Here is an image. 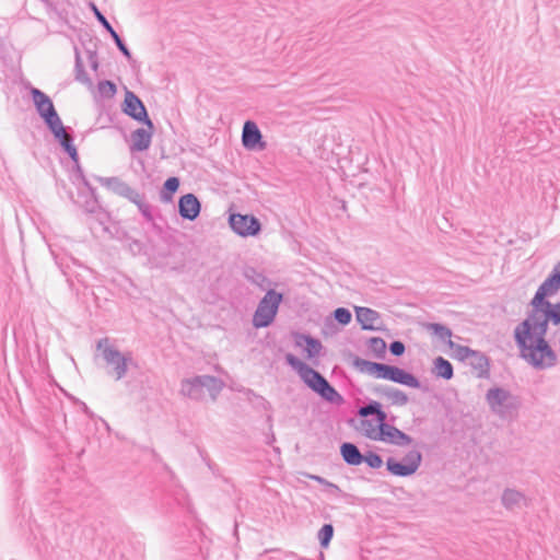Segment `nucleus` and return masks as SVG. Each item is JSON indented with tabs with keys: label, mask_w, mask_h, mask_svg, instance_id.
Instances as JSON below:
<instances>
[{
	"label": "nucleus",
	"mask_w": 560,
	"mask_h": 560,
	"mask_svg": "<svg viewBox=\"0 0 560 560\" xmlns=\"http://www.w3.org/2000/svg\"><path fill=\"white\" fill-rule=\"evenodd\" d=\"M302 476H304L305 478L310 479V480H314L316 481L317 483L322 485L323 487H325V489L327 491H329L331 494L334 495H342V497H347L348 494L342 492V490L339 488V486H337L336 483H332L330 482L329 480L325 479L324 477L322 476H318V475H314V474H311V472H301Z\"/></svg>",
	"instance_id": "nucleus-37"
},
{
	"label": "nucleus",
	"mask_w": 560,
	"mask_h": 560,
	"mask_svg": "<svg viewBox=\"0 0 560 560\" xmlns=\"http://www.w3.org/2000/svg\"><path fill=\"white\" fill-rule=\"evenodd\" d=\"M45 126L61 148L74 141L73 130L70 127H66L60 117Z\"/></svg>",
	"instance_id": "nucleus-23"
},
{
	"label": "nucleus",
	"mask_w": 560,
	"mask_h": 560,
	"mask_svg": "<svg viewBox=\"0 0 560 560\" xmlns=\"http://www.w3.org/2000/svg\"><path fill=\"white\" fill-rule=\"evenodd\" d=\"M343 359L349 361L354 370L377 380L392 381L393 372L396 365L375 362L360 358L350 350L343 352Z\"/></svg>",
	"instance_id": "nucleus-8"
},
{
	"label": "nucleus",
	"mask_w": 560,
	"mask_h": 560,
	"mask_svg": "<svg viewBox=\"0 0 560 560\" xmlns=\"http://www.w3.org/2000/svg\"><path fill=\"white\" fill-rule=\"evenodd\" d=\"M136 206L138 207V210L142 214L144 220L148 223H150L155 231L161 233L162 232V228L160 225H158L156 222H155V218H154V214H153V207L150 203L145 202V199H142Z\"/></svg>",
	"instance_id": "nucleus-39"
},
{
	"label": "nucleus",
	"mask_w": 560,
	"mask_h": 560,
	"mask_svg": "<svg viewBox=\"0 0 560 560\" xmlns=\"http://www.w3.org/2000/svg\"><path fill=\"white\" fill-rule=\"evenodd\" d=\"M90 66H91V69H92L93 71H97V69H98V67H100V62H98V60H92V61L90 62Z\"/></svg>",
	"instance_id": "nucleus-51"
},
{
	"label": "nucleus",
	"mask_w": 560,
	"mask_h": 560,
	"mask_svg": "<svg viewBox=\"0 0 560 560\" xmlns=\"http://www.w3.org/2000/svg\"><path fill=\"white\" fill-rule=\"evenodd\" d=\"M61 149L69 156V159L72 161V163L78 164V161H80V158H79L78 149L73 142H70L69 144L63 145V148H61Z\"/></svg>",
	"instance_id": "nucleus-47"
},
{
	"label": "nucleus",
	"mask_w": 560,
	"mask_h": 560,
	"mask_svg": "<svg viewBox=\"0 0 560 560\" xmlns=\"http://www.w3.org/2000/svg\"><path fill=\"white\" fill-rule=\"evenodd\" d=\"M96 179L105 187H107L109 190H112L114 194L122 197L126 189L128 188V184L120 179L119 177H96Z\"/></svg>",
	"instance_id": "nucleus-34"
},
{
	"label": "nucleus",
	"mask_w": 560,
	"mask_h": 560,
	"mask_svg": "<svg viewBox=\"0 0 560 560\" xmlns=\"http://www.w3.org/2000/svg\"><path fill=\"white\" fill-rule=\"evenodd\" d=\"M242 145L249 151H262L267 147L262 133L254 120L247 119L243 125Z\"/></svg>",
	"instance_id": "nucleus-13"
},
{
	"label": "nucleus",
	"mask_w": 560,
	"mask_h": 560,
	"mask_svg": "<svg viewBox=\"0 0 560 560\" xmlns=\"http://www.w3.org/2000/svg\"><path fill=\"white\" fill-rule=\"evenodd\" d=\"M231 230L241 237H254L262 230L261 222L254 214L232 212L228 219Z\"/></svg>",
	"instance_id": "nucleus-10"
},
{
	"label": "nucleus",
	"mask_w": 560,
	"mask_h": 560,
	"mask_svg": "<svg viewBox=\"0 0 560 560\" xmlns=\"http://www.w3.org/2000/svg\"><path fill=\"white\" fill-rule=\"evenodd\" d=\"M98 93L104 98H113L117 93L115 82L110 80H102L97 84Z\"/></svg>",
	"instance_id": "nucleus-41"
},
{
	"label": "nucleus",
	"mask_w": 560,
	"mask_h": 560,
	"mask_svg": "<svg viewBox=\"0 0 560 560\" xmlns=\"http://www.w3.org/2000/svg\"><path fill=\"white\" fill-rule=\"evenodd\" d=\"M180 393L194 400H200L205 397L203 389L196 382V376L191 378H185L180 383Z\"/></svg>",
	"instance_id": "nucleus-29"
},
{
	"label": "nucleus",
	"mask_w": 560,
	"mask_h": 560,
	"mask_svg": "<svg viewBox=\"0 0 560 560\" xmlns=\"http://www.w3.org/2000/svg\"><path fill=\"white\" fill-rule=\"evenodd\" d=\"M388 350L392 355L401 357L406 351V346L401 340H393L388 346Z\"/></svg>",
	"instance_id": "nucleus-45"
},
{
	"label": "nucleus",
	"mask_w": 560,
	"mask_h": 560,
	"mask_svg": "<svg viewBox=\"0 0 560 560\" xmlns=\"http://www.w3.org/2000/svg\"><path fill=\"white\" fill-rule=\"evenodd\" d=\"M179 186L180 180L178 177L170 176L168 178H166L160 190V200L164 203L172 202L174 195L177 192Z\"/></svg>",
	"instance_id": "nucleus-30"
},
{
	"label": "nucleus",
	"mask_w": 560,
	"mask_h": 560,
	"mask_svg": "<svg viewBox=\"0 0 560 560\" xmlns=\"http://www.w3.org/2000/svg\"><path fill=\"white\" fill-rule=\"evenodd\" d=\"M352 314L349 308L340 306L334 310L329 316L325 318V327L336 332L340 327H345L351 323Z\"/></svg>",
	"instance_id": "nucleus-24"
},
{
	"label": "nucleus",
	"mask_w": 560,
	"mask_h": 560,
	"mask_svg": "<svg viewBox=\"0 0 560 560\" xmlns=\"http://www.w3.org/2000/svg\"><path fill=\"white\" fill-rule=\"evenodd\" d=\"M432 374L438 378L450 381L454 377L453 364L445 358L439 355L433 360Z\"/></svg>",
	"instance_id": "nucleus-28"
},
{
	"label": "nucleus",
	"mask_w": 560,
	"mask_h": 560,
	"mask_svg": "<svg viewBox=\"0 0 560 560\" xmlns=\"http://www.w3.org/2000/svg\"><path fill=\"white\" fill-rule=\"evenodd\" d=\"M122 197L135 205H138L142 199H145V196L143 194H140L131 186H128Z\"/></svg>",
	"instance_id": "nucleus-44"
},
{
	"label": "nucleus",
	"mask_w": 560,
	"mask_h": 560,
	"mask_svg": "<svg viewBox=\"0 0 560 560\" xmlns=\"http://www.w3.org/2000/svg\"><path fill=\"white\" fill-rule=\"evenodd\" d=\"M354 311L357 322L362 330H383V328L375 325V322L381 318V314L377 311L365 306H355Z\"/></svg>",
	"instance_id": "nucleus-21"
},
{
	"label": "nucleus",
	"mask_w": 560,
	"mask_h": 560,
	"mask_svg": "<svg viewBox=\"0 0 560 560\" xmlns=\"http://www.w3.org/2000/svg\"><path fill=\"white\" fill-rule=\"evenodd\" d=\"M547 332L538 330L529 323H520L514 329V340L520 357L533 369L542 371L557 364L558 357L546 339Z\"/></svg>",
	"instance_id": "nucleus-1"
},
{
	"label": "nucleus",
	"mask_w": 560,
	"mask_h": 560,
	"mask_svg": "<svg viewBox=\"0 0 560 560\" xmlns=\"http://www.w3.org/2000/svg\"><path fill=\"white\" fill-rule=\"evenodd\" d=\"M82 406H83V411L88 415V416H92V412L90 411L89 407L82 402Z\"/></svg>",
	"instance_id": "nucleus-54"
},
{
	"label": "nucleus",
	"mask_w": 560,
	"mask_h": 560,
	"mask_svg": "<svg viewBox=\"0 0 560 560\" xmlns=\"http://www.w3.org/2000/svg\"><path fill=\"white\" fill-rule=\"evenodd\" d=\"M422 454L417 450L408 451L401 459L388 457L386 470L396 477H410L417 472L422 463Z\"/></svg>",
	"instance_id": "nucleus-9"
},
{
	"label": "nucleus",
	"mask_w": 560,
	"mask_h": 560,
	"mask_svg": "<svg viewBox=\"0 0 560 560\" xmlns=\"http://www.w3.org/2000/svg\"><path fill=\"white\" fill-rule=\"evenodd\" d=\"M390 382L415 389L422 387L420 380L413 373L397 365L394 369Z\"/></svg>",
	"instance_id": "nucleus-27"
},
{
	"label": "nucleus",
	"mask_w": 560,
	"mask_h": 560,
	"mask_svg": "<svg viewBox=\"0 0 560 560\" xmlns=\"http://www.w3.org/2000/svg\"><path fill=\"white\" fill-rule=\"evenodd\" d=\"M357 413L361 418L363 435L372 441H380L383 425L387 421V413L384 411L383 405L377 400L370 399L358 408Z\"/></svg>",
	"instance_id": "nucleus-6"
},
{
	"label": "nucleus",
	"mask_w": 560,
	"mask_h": 560,
	"mask_svg": "<svg viewBox=\"0 0 560 560\" xmlns=\"http://www.w3.org/2000/svg\"><path fill=\"white\" fill-rule=\"evenodd\" d=\"M243 276L247 281L257 285L260 290H266V287L271 283L270 280L264 275V272L258 271L255 267L252 266L244 267Z\"/></svg>",
	"instance_id": "nucleus-31"
},
{
	"label": "nucleus",
	"mask_w": 560,
	"mask_h": 560,
	"mask_svg": "<svg viewBox=\"0 0 560 560\" xmlns=\"http://www.w3.org/2000/svg\"><path fill=\"white\" fill-rule=\"evenodd\" d=\"M557 271L559 273L558 276H560V260L553 266L550 273H555V272L557 273Z\"/></svg>",
	"instance_id": "nucleus-52"
},
{
	"label": "nucleus",
	"mask_w": 560,
	"mask_h": 560,
	"mask_svg": "<svg viewBox=\"0 0 560 560\" xmlns=\"http://www.w3.org/2000/svg\"><path fill=\"white\" fill-rule=\"evenodd\" d=\"M425 328L435 337H438L441 341L445 342L448 346L452 340L453 331L452 329L442 324V323H427Z\"/></svg>",
	"instance_id": "nucleus-33"
},
{
	"label": "nucleus",
	"mask_w": 560,
	"mask_h": 560,
	"mask_svg": "<svg viewBox=\"0 0 560 560\" xmlns=\"http://www.w3.org/2000/svg\"><path fill=\"white\" fill-rule=\"evenodd\" d=\"M72 170H73V173L77 177V179H79L81 182V184L85 187V188H90V185L91 183L88 180V178L85 177L84 175V172H83V168L80 164V161H78V164H74L73 163V166H72Z\"/></svg>",
	"instance_id": "nucleus-48"
},
{
	"label": "nucleus",
	"mask_w": 560,
	"mask_h": 560,
	"mask_svg": "<svg viewBox=\"0 0 560 560\" xmlns=\"http://www.w3.org/2000/svg\"><path fill=\"white\" fill-rule=\"evenodd\" d=\"M559 273H549L547 278L542 281V284L558 292L560 290V276Z\"/></svg>",
	"instance_id": "nucleus-46"
},
{
	"label": "nucleus",
	"mask_w": 560,
	"mask_h": 560,
	"mask_svg": "<svg viewBox=\"0 0 560 560\" xmlns=\"http://www.w3.org/2000/svg\"><path fill=\"white\" fill-rule=\"evenodd\" d=\"M556 294L555 290L541 283L530 300V311L522 323H529V326L545 332H548L549 323L553 326L560 325V302L549 301Z\"/></svg>",
	"instance_id": "nucleus-3"
},
{
	"label": "nucleus",
	"mask_w": 560,
	"mask_h": 560,
	"mask_svg": "<svg viewBox=\"0 0 560 560\" xmlns=\"http://www.w3.org/2000/svg\"><path fill=\"white\" fill-rule=\"evenodd\" d=\"M292 337L295 347L303 349L306 360L313 361L320 355L324 346L318 338L311 334L300 331H292Z\"/></svg>",
	"instance_id": "nucleus-16"
},
{
	"label": "nucleus",
	"mask_w": 560,
	"mask_h": 560,
	"mask_svg": "<svg viewBox=\"0 0 560 560\" xmlns=\"http://www.w3.org/2000/svg\"><path fill=\"white\" fill-rule=\"evenodd\" d=\"M130 248L132 250H137L138 253H140L143 248V243H141L140 241H132V243L130 244Z\"/></svg>",
	"instance_id": "nucleus-49"
},
{
	"label": "nucleus",
	"mask_w": 560,
	"mask_h": 560,
	"mask_svg": "<svg viewBox=\"0 0 560 560\" xmlns=\"http://www.w3.org/2000/svg\"><path fill=\"white\" fill-rule=\"evenodd\" d=\"M371 392L378 397L386 398L392 405L405 406L409 401V397L404 390L393 386L378 384L373 386Z\"/></svg>",
	"instance_id": "nucleus-20"
},
{
	"label": "nucleus",
	"mask_w": 560,
	"mask_h": 560,
	"mask_svg": "<svg viewBox=\"0 0 560 560\" xmlns=\"http://www.w3.org/2000/svg\"><path fill=\"white\" fill-rule=\"evenodd\" d=\"M143 127L137 128L131 132V143L130 151L131 152H143L147 151L151 143L152 137L155 132V126L152 120L147 124H141Z\"/></svg>",
	"instance_id": "nucleus-18"
},
{
	"label": "nucleus",
	"mask_w": 560,
	"mask_h": 560,
	"mask_svg": "<svg viewBox=\"0 0 560 560\" xmlns=\"http://www.w3.org/2000/svg\"><path fill=\"white\" fill-rule=\"evenodd\" d=\"M285 364L289 365L301 378V381L323 400L341 406L345 404L343 396L328 382L317 370L301 360L293 353L284 355Z\"/></svg>",
	"instance_id": "nucleus-2"
},
{
	"label": "nucleus",
	"mask_w": 560,
	"mask_h": 560,
	"mask_svg": "<svg viewBox=\"0 0 560 560\" xmlns=\"http://www.w3.org/2000/svg\"><path fill=\"white\" fill-rule=\"evenodd\" d=\"M88 52V59H89V62H91L92 60H98V57H97V51L96 50H86Z\"/></svg>",
	"instance_id": "nucleus-50"
},
{
	"label": "nucleus",
	"mask_w": 560,
	"mask_h": 560,
	"mask_svg": "<svg viewBox=\"0 0 560 560\" xmlns=\"http://www.w3.org/2000/svg\"><path fill=\"white\" fill-rule=\"evenodd\" d=\"M30 94L36 113L45 125L60 117L51 98L42 90L37 88H31Z\"/></svg>",
	"instance_id": "nucleus-12"
},
{
	"label": "nucleus",
	"mask_w": 560,
	"mask_h": 560,
	"mask_svg": "<svg viewBox=\"0 0 560 560\" xmlns=\"http://www.w3.org/2000/svg\"><path fill=\"white\" fill-rule=\"evenodd\" d=\"M247 396L256 409H262L266 411L272 409L271 404L265 397L256 394L253 389L247 390Z\"/></svg>",
	"instance_id": "nucleus-42"
},
{
	"label": "nucleus",
	"mask_w": 560,
	"mask_h": 560,
	"mask_svg": "<svg viewBox=\"0 0 560 560\" xmlns=\"http://www.w3.org/2000/svg\"><path fill=\"white\" fill-rule=\"evenodd\" d=\"M335 528L331 523H325L317 532V539L322 549H327L334 537Z\"/></svg>",
	"instance_id": "nucleus-40"
},
{
	"label": "nucleus",
	"mask_w": 560,
	"mask_h": 560,
	"mask_svg": "<svg viewBox=\"0 0 560 560\" xmlns=\"http://www.w3.org/2000/svg\"><path fill=\"white\" fill-rule=\"evenodd\" d=\"M366 347L375 359L384 360L386 358L387 345L383 338L370 337L366 340Z\"/></svg>",
	"instance_id": "nucleus-35"
},
{
	"label": "nucleus",
	"mask_w": 560,
	"mask_h": 560,
	"mask_svg": "<svg viewBox=\"0 0 560 560\" xmlns=\"http://www.w3.org/2000/svg\"><path fill=\"white\" fill-rule=\"evenodd\" d=\"M275 441H276V436H275V434H273V433H271V434H270V436H268V439H267L266 443H267L268 445H271Z\"/></svg>",
	"instance_id": "nucleus-53"
},
{
	"label": "nucleus",
	"mask_w": 560,
	"mask_h": 560,
	"mask_svg": "<svg viewBox=\"0 0 560 560\" xmlns=\"http://www.w3.org/2000/svg\"><path fill=\"white\" fill-rule=\"evenodd\" d=\"M380 442H385L396 446H407L413 442V439L409 434L396 428L393 423H388V421H386V424L383 425V433Z\"/></svg>",
	"instance_id": "nucleus-19"
},
{
	"label": "nucleus",
	"mask_w": 560,
	"mask_h": 560,
	"mask_svg": "<svg viewBox=\"0 0 560 560\" xmlns=\"http://www.w3.org/2000/svg\"><path fill=\"white\" fill-rule=\"evenodd\" d=\"M363 463L372 469H378L383 466L384 460L380 454L374 451H368L363 454Z\"/></svg>",
	"instance_id": "nucleus-43"
},
{
	"label": "nucleus",
	"mask_w": 560,
	"mask_h": 560,
	"mask_svg": "<svg viewBox=\"0 0 560 560\" xmlns=\"http://www.w3.org/2000/svg\"><path fill=\"white\" fill-rule=\"evenodd\" d=\"M447 347L454 351L453 358L463 363H466L469 357H471L475 351L468 346H463L454 341H450Z\"/></svg>",
	"instance_id": "nucleus-38"
},
{
	"label": "nucleus",
	"mask_w": 560,
	"mask_h": 560,
	"mask_svg": "<svg viewBox=\"0 0 560 560\" xmlns=\"http://www.w3.org/2000/svg\"><path fill=\"white\" fill-rule=\"evenodd\" d=\"M120 107L125 115L139 124H147L152 120L142 100L128 89H126L125 100Z\"/></svg>",
	"instance_id": "nucleus-11"
},
{
	"label": "nucleus",
	"mask_w": 560,
	"mask_h": 560,
	"mask_svg": "<svg viewBox=\"0 0 560 560\" xmlns=\"http://www.w3.org/2000/svg\"><path fill=\"white\" fill-rule=\"evenodd\" d=\"M201 201L192 192L184 194L178 198L177 211L183 220L191 222L197 220L201 213Z\"/></svg>",
	"instance_id": "nucleus-17"
},
{
	"label": "nucleus",
	"mask_w": 560,
	"mask_h": 560,
	"mask_svg": "<svg viewBox=\"0 0 560 560\" xmlns=\"http://www.w3.org/2000/svg\"><path fill=\"white\" fill-rule=\"evenodd\" d=\"M96 349L102 351V357L110 369L107 374L116 381L124 378L129 369H139V363L133 359L131 351L121 352L118 348L110 346L107 338L100 339Z\"/></svg>",
	"instance_id": "nucleus-4"
},
{
	"label": "nucleus",
	"mask_w": 560,
	"mask_h": 560,
	"mask_svg": "<svg viewBox=\"0 0 560 560\" xmlns=\"http://www.w3.org/2000/svg\"><path fill=\"white\" fill-rule=\"evenodd\" d=\"M74 79L85 85L91 86L92 80L84 69V65L78 47H74Z\"/></svg>",
	"instance_id": "nucleus-36"
},
{
	"label": "nucleus",
	"mask_w": 560,
	"mask_h": 560,
	"mask_svg": "<svg viewBox=\"0 0 560 560\" xmlns=\"http://www.w3.org/2000/svg\"><path fill=\"white\" fill-rule=\"evenodd\" d=\"M86 192L79 191V196L84 198L82 205L84 211L90 214H95L101 224L107 223L110 214L102 207L96 194V188L90 185V188H86Z\"/></svg>",
	"instance_id": "nucleus-15"
},
{
	"label": "nucleus",
	"mask_w": 560,
	"mask_h": 560,
	"mask_svg": "<svg viewBox=\"0 0 560 560\" xmlns=\"http://www.w3.org/2000/svg\"><path fill=\"white\" fill-rule=\"evenodd\" d=\"M91 11L93 12L95 19L97 22L104 27V30L110 35L112 39L114 40L117 49L124 55V57L132 63L135 60L132 58V54L128 46L126 45L125 40L119 36V34L114 30L112 24L108 22L106 16L100 11L97 5L94 2H90L89 4Z\"/></svg>",
	"instance_id": "nucleus-14"
},
{
	"label": "nucleus",
	"mask_w": 560,
	"mask_h": 560,
	"mask_svg": "<svg viewBox=\"0 0 560 560\" xmlns=\"http://www.w3.org/2000/svg\"><path fill=\"white\" fill-rule=\"evenodd\" d=\"M284 300V295L275 289H268L260 299L257 308L253 315L252 324L254 328H267L271 326L278 315L279 307Z\"/></svg>",
	"instance_id": "nucleus-7"
},
{
	"label": "nucleus",
	"mask_w": 560,
	"mask_h": 560,
	"mask_svg": "<svg viewBox=\"0 0 560 560\" xmlns=\"http://www.w3.org/2000/svg\"><path fill=\"white\" fill-rule=\"evenodd\" d=\"M342 460L349 466H359L363 463V454L357 444L342 442L339 447Z\"/></svg>",
	"instance_id": "nucleus-25"
},
{
	"label": "nucleus",
	"mask_w": 560,
	"mask_h": 560,
	"mask_svg": "<svg viewBox=\"0 0 560 560\" xmlns=\"http://www.w3.org/2000/svg\"><path fill=\"white\" fill-rule=\"evenodd\" d=\"M525 500L526 498L523 492L511 488L504 489L501 495V503L506 510H513L515 506H518L521 502Z\"/></svg>",
	"instance_id": "nucleus-32"
},
{
	"label": "nucleus",
	"mask_w": 560,
	"mask_h": 560,
	"mask_svg": "<svg viewBox=\"0 0 560 560\" xmlns=\"http://www.w3.org/2000/svg\"><path fill=\"white\" fill-rule=\"evenodd\" d=\"M196 382L203 389V395L208 393L212 399L217 398L224 386L221 378L212 375H196Z\"/></svg>",
	"instance_id": "nucleus-26"
},
{
	"label": "nucleus",
	"mask_w": 560,
	"mask_h": 560,
	"mask_svg": "<svg viewBox=\"0 0 560 560\" xmlns=\"http://www.w3.org/2000/svg\"><path fill=\"white\" fill-rule=\"evenodd\" d=\"M490 410L502 420H513L518 416L522 398L500 386L490 387L486 393Z\"/></svg>",
	"instance_id": "nucleus-5"
},
{
	"label": "nucleus",
	"mask_w": 560,
	"mask_h": 560,
	"mask_svg": "<svg viewBox=\"0 0 560 560\" xmlns=\"http://www.w3.org/2000/svg\"><path fill=\"white\" fill-rule=\"evenodd\" d=\"M466 364L474 370L476 377L485 380L490 377L491 360L486 353L475 350Z\"/></svg>",
	"instance_id": "nucleus-22"
},
{
	"label": "nucleus",
	"mask_w": 560,
	"mask_h": 560,
	"mask_svg": "<svg viewBox=\"0 0 560 560\" xmlns=\"http://www.w3.org/2000/svg\"><path fill=\"white\" fill-rule=\"evenodd\" d=\"M267 421H268V422H271V421H272V417H271V415H269V416L267 417Z\"/></svg>",
	"instance_id": "nucleus-55"
}]
</instances>
